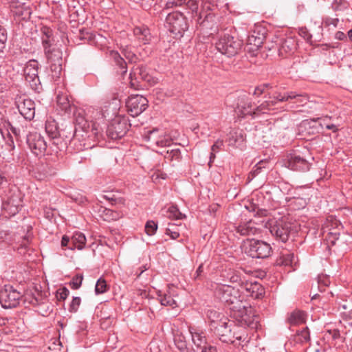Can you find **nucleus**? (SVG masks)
<instances>
[{
	"label": "nucleus",
	"mask_w": 352,
	"mask_h": 352,
	"mask_svg": "<svg viewBox=\"0 0 352 352\" xmlns=\"http://www.w3.org/2000/svg\"><path fill=\"white\" fill-rule=\"evenodd\" d=\"M215 296L227 306L230 316L242 327L252 329L257 327L258 317L252 312V308L244 300L240 290L229 285H218Z\"/></svg>",
	"instance_id": "1"
},
{
	"label": "nucleus",
	"mask_w": 352,
	"mask_h": 352,
	"mask_svg": "<svg viewBox=\"0 0 352 352\" xmlns=\"http://www.w3.org/2000/svg\"><path fill=\"white\" fill-rule=\"evenodd\" d=\"M43 32L45 36L42 37V45L44 53L50 63L51 71L54 73V76L58 77L62 71V52L58 48L52 47L51 30L47 29Z\"/></svg>",
	"instance_id": "2"
},
{
	"label": "nucleus",
	"mask_w": 352,
	"mask_h": 352,
	"mask_svg": "<svg viewBox=\"0 0 352 352\" xmlns=\"http://www.w3.org/2000/svg\"><path fill=\"white\" fill-rule=\"evenodd\" d=\"M243 42L231 34L223 32L215 43L217 50L222 54L232 57L238 54L242 49Z\"/></svg>",
	"instance_id": "3"
},
{
	"label": "nucleus",
	"mask_w": 352,
	"mask_h": 352,
	"mask_svg": "<svg viewBox=\"0 0 352 352\" xmlns=\"http://www.w3.org/2000/svg\"><path fill=\"white\" fill-rule=\"evenodd\" d=\"M166 26L175 37H182L188 29V23L183 13L175 11L168 13L166 17Z\"/></svg>",
	"instance_id": "4"
},
{
	"label": "nucleus",
	"mask_w": 352,
	"mask_h": 352,
	"mask_svg": "<svg viewBox=\"0 0 352 352\" xmlns=\"http://www.w3.org/2000/svg\"><path fill=\"white\" fill-rule=\"evenodd\" d=\"M232 323L220 322L217 327H215V333L219 336V340L225 343H232L237 344L236 340L247 342L248 337L245 333H239V332L233 331L231 328Z\"/></svg>",
	"instance_id": "5"
},
{
	"label": "nucleus",
	"mask_w": 352,
	"mask_h": 352,
	"mask_svg": "<svg viewBox=\"0 0 352 352\" xmlns=\"http://www.w3.org/2000/svg\"><path fill=\"white\" fill-rule=\"evenodd\" d=\"M22 294L12 285H6L0 290V304L4 309L16 307L22 298Z\"/></svg>",
	"instance_id": "6"
},
{
	"label": "nucleus",
	"mask_w": 352,
	"mask_h": 352,
	"mask_svg": "<svg viewBox=\"0 0 352 352\" xmlns=\"http://www.w3.org/2000/svg\"><path fill=\"white\" fill-rule=\"evenodd\" d=\"M38 61L32 59L27 62L23 69L25 81L34 91L37 92H39L41 89V84L38 76Z\"/></svg>",
	"instance_id": "7"
},
{
	"label": "nucleus",
	"mask_w": 352,
	"mask_h": 352,
	"mask_svg": "<svg viewBox=\"0 0 352 352\" xmlns=\"http://www.w3.org/2000/svg\"><path fill=\"white\" fill-rule=\"evenodd\" d=\"M245 252L252 258H265L270 256L272 248L265 241L252 239L250 241Z\"/></svg>",
	"instance_id": "8"
},
{
	"label": "nucleus",
	"mask_w": 352,
	"mask_h": 352,
	"mask_svg": "<svg viewBox=\"0 0 352 352\" xmlns=\"http://www.w3.org/2000/svg\"><path fill=\"white\" fill-rule=\"evenodd\" d=\"M129 126L130 124L125 118H116L108 125L107 135L112 140L120 139L126 133Z\"/></svg>",
	"instance_id": "9"
},
{
	"label": "nucleus",
	"mask_w": 352,
	"mask_h": 352,
	"mask_svg": "<svg viewBox=\"0 0 352 352\" xmlns=\"http://www.w3.org/2000/svg\"><path fill=\"white\" fill-rule=\"evenodd\" d=\"M266 30L258 26L251 31L247 38L246 51L254 54L261 47L265 39Z\"/></svg>",
	"instance_id": "10"
},
{
	"label": "nucleus",
	"mask_w": 352,
	"mask_h": 352,
	"mask_svg": "<svg viewBox=\"0 0 352 352\" xmlns=\"http://www.w3.org/2000/svg\"><path fill=\"white\" fill-rule=\"evenodd\" d=\"M197 23L200 31L206 36H210L218 33V25L214 15L211 13L202 12L198 19Z\"/></svg>",
	"instance_id": "11"
},
{
	"label": "nucleus",
	"mask_w": 352,
	"mask_h": 352,
	"mask_svg": "<svg viewBox=\"0 0 352 352\" xmlns=\"http://www.w3.org/2000/svg\"><path fill=\"white\" fill-rule=\"evenodd\" d=\"M148 102V100L141 95H131L126 102V107L129 113L136 117L146 109Z\"/></svg>",
	"instance_id": "12"
},
{
	"label": "nucleus",
	"mask_w": 352,
	"mask_h": 352,
	"mask_svg": "<svg viewBox=\"0 0 352 352\" xmlns=\"http://www.w3.org/2000/svg\"><path fill=\"white\" fill-rule=\"evenodd\" d=\"M130 85L135 89H139L140 80L151 83L153 78L148 74L145 66L141 65L134 67L130 73Z\"/></svg>",
	"instance_id": "13"
},
{
	"label": "nucleus",
	"mask_w": 352,
	"mask_h": 352,
	"mask_svg": "<svg viewBox=\"0 0 352 352\" xmlns=\"http://www.w3.org/2000/svg\"><path fill=\"white\" fill-rule=\"evenodd\" d=\"M292 226L288 222L283 221H275L270 224V231L277 240L285 243L291 233Z\"/></svg>",
	"instance_id": "14"
},
{
	"label": "nucleus",
	"mask_w": 352,
	"mask_h": 352,
	"mask_svg": "<svg viewBox=\"0 0 352 352\" xmlns=\"http://www.w3.org/2000/svg\"><path fill=\"white\" fill-rule=\"evenodd\" d=\"M27 144L31 151L36 155L44 154L47 148V143L43 137L37 133L27 135Z\"/></svg>",
	"instance_id": "15"
},
{
	"label": "nucleus",
	"mask_w": 352,
	"mask_h": 352,
	"mask_svg": "<svg viewBox=\"0 0 352 352\" xmlns=\"http://www.w3.org/2000/svg\"><path fill=\"white\" fill-rule=\"evenodd\" d=\"M253 102L246 94L238 96L236 103V111L242 118L251 116L254 118Z\"/></svg>",
	"instance_id": "16"
},
{
	"label": "nucleus",
	"mask_w": 352,
	"mask_h": 352,
	"mask_svg": "<svg viewBox=\"0 0 352 352\" xmlns=\"http://www.w3.org/2000/svg\"><path fill=\"white\" fill-rule=\"evenodd\" d=\"M158 131L157 128L148 131L145 135V139L158 146H169L172 144L173 140L168 135L161 134L157 135Z\"/></svg>",
	"instance_id": "17"
},
{
	"label": "nucleus",
	"mask_w": 352,
	"mask_h": 352,
	"mask_svg": "<svg viewBox=\"0 0 352 352\" xmlns=\"http://www.w3.org/2000/svg\"><path fill=\"white\" fill-rule=\"evenodd\" d=\"M236 233L241 236H252L261 233V228L256 227V223L252 220L240 223L235 227Z\"/></svg>",
	"instance_id": "18"
},
{
	"label": "nucleus",
	"mask_w": 352,
	"mask_h": 352,
	"mask_svg": "<svg viewBox=\"0 0 352 352\" xmlns=\"http://www.w3.org/2000/svg\"><path fill=\"white\" fill-rule=\"evenodd\" d=\"M18 109L25 119L31 120L35 115V104L33 100L29 98L23 99L18 104Z\"/></svg>",
	"instance_id": "19"
},
{
	"label": "nucleus",
	"mask_w": 352,
	"mask_h": 352,
	"mask_svg": "<svg viewBox=\"0 0 352 352\" xmlns=\"http://www.w3.org/2000/svg\"><path fill=\"white\" fill-rule=\"evenodd\" d=\"M287 166L294 170L305 172L309 170V162L300 155H293L287 160Z\"/></svg>",
	"instance_id": "20"
},
{
	"label": "nucleus",
	"mask_w": 352,
	"mask_h": 352,
	"mask_svg": "<svg viewBox=\"0 0 352 352\" xmlns=\"http://www.w3.org/2000/svg\"><path fill=\"white\" fill-rule=\"evenodd\" d=\"M189 332L192 337V341L197 348L202 350L203 348L208 347L209 345L207 344V339L204 331L195 327H190Z\"/></svg>",
	"instance_id": "21"
},
{
	"label": "nucleus",
	"mask_w": 352,
	"mask_h": 352,
	"mask_svg": "<svg viewBox=\"0 0 352 352\" xmlns=\"http://www.w3.org/2000/svg\"><path fill=\"white\" fill-rule=\"evenodd\" d=\"M241 287L246 292L248 296L254 299L261 298L264 294L263 287L256 281L246 282Z\"/></svg>",
	"instance_id": "22"
},
{
	"label": "nucleus",
	"mask_w": 352,
	"mask_h": 352,
	"mask_svg": "<svg viewBox=\"0 0 352 352\" xmlns=\"http://www.w3.org/2000/svg\"><path fill=\"white\" fill-rule=\"evenodd\" d=\"M56 102L60 109L65 113H74L76 107L71 103L66 94L58 93L56 97Z\"/></svg>",
	"instance_id": "23"
},
{
	"label": "nucleus",
	"mask_w": 352,
	"mask_h": 352,
	"mask_svg": "<svg viewBox=\"0 0 352 352\" xmlns=\"http://www.w3.org/2000/svg\"><path fill=\"white\" fill-rule=\"evenodd\" d=\"M175 289L173 287H168V290L164 294L161 292H158L159 300L162 305L169 306L171 307H177V302L173 298L175 296Z\"/></svg>",
	"instance_id": "24"
},
{
	"label": "nucleus",
	"mask_w": 352,
	"mask_h": 352,
	"mask_svg": "<svg viewBox=\"0 0 352 352\" xmlns=\"http://www.w3.org/2000/svg\"><path fill=\"white\" fill-rule=\"evenodd\" d=\"M133 33L139 42L144 45L149 43L151 40L152 36L150 30L145 25L135 27Z\"/></svg>",
	"instance_id": "25"
},
{
	"label": "nucleus",
	"mask_w": 352,
	"mask_h": 352,
	"mask_svg": "<svg viewBox=\"0 0 352 352\" xmlns=\"http://www.w3.org/2000/svg\"><path fill=\"white\" fill-rule=\"evenodd\" d=\"M307 314L301 310H294L291 312L287 318V322L290 325H299L305 323Z\"/></svg>",
	"instance_id": "26"
},
{
	"label": "nucleus",
	"mask_w": 352,
	"mask_h": 352,
	"mask_svg": "<svg viewBox=\"0 0 352 352\" xmlns=\"http://www.w3.org/2000/svg\"><path fill=\"white\" fill-rule=\"evenodd\" d=\"M34 177L38 180H44L52 175V170L46 164H38L33 169Z\"/></svg>",
	"instance_id": "27"
},
{
	"label": "nucleus",
	"mask_w": 352,
	"mask_h": 352,
	"mask_svg": "<svg viewBox=\"0 0 352 352\" xmlns=\"http://www.w3.org/2000/svg\"><path fill=\"white\" fill-rule=\"evenodd\" d=\"M71 244L72 245L69 246V250H82L86 244L85 235L80 232H74L71 237Z\"/></svg>",
	"instance_id": "28"
},
{
	"label": "nucleus",
	"mask_w": 352,
	"mask_h": 352,
	"mask_svg": "<svg viewBox=\"0 0 352 352\" xmlns=\"http://www.w3.org/2000/svg\"><path fill=\"white\" fill-rule=\"evenodd\" d=\"M100 212L101 217L107 221L118 220L123 215L120 211L113 210L107 208H102L100 210Z\"/></svg>",
	"instance_id": "29"
},
{
	"label": "nucleus",
	"mask_w": 352,
	"mask_h": 352,
	"mask_svg": "<svg viewBox=\"0 0 352 352\" xmlns=\"http://www.w3.org/2000/svg\"><path fill=\"white\" fill-rule=\"evenodd\" d=\"M276 104V101L265 100L261 104L256 106L254 109V117L258 116L261 113H265L268 111L273 109V107Z\"/></svg>",
	"instance_id": "30"
},
{
	"label": "nucleus",
	"mask_w": 352,
	"mask_h": 352,
	"mask_svg": "<svg viewBox=\"0 0 352 352\" xmlns=\"http://www.w3.org/2000/svg\"><path fill=\"white\" fill-rule=\"evenodd\" d=\"M52 146L54 147L53 151L56 153L63 151L67 148V142L65 140L59 133L56 138H50Z\"/></svg>",
	"instance_id": "31"
},
{
	"label": "nucleus",
	"mask_w": 352,
	"mask_h": 352,
	"mask_svg": "<svg viewBox=\"0 0 352 352\" xmlns=\"http://www.w3.org/2000/svg\"><path fill=\"white\" fill-rule=\"evenodd\" d=\"M268 164V161L266 160H260L257 164H256L255 166L253 167L252 171L249 173V180L253 179L260 173L269 169V167H267V165Z\"/></svg>",
	"instance_id": "32"
},
{
	"label": "nucleus",
	"mask_w": 352,
	"mask_h": 352,
	"mask_svg": "<svg viewBox=\"0 0 352 352\" xmlns=\"http://www.w3.org/2000/svg\"><path fill=\"white\" fill-rule=\"evenodd\" d=\"M296 48V43L292 38H287L281 41L279 47V53L283 54L285 53L292 52Z\"/></svg>",
	"instance_id": "33"
},
{
	"label": "nucleus",
	"mask_w": 352,
	"mask_h": 352,
	"mask_svg": "<svg viewBox=\"0 0 352 352\" xmlns=\"http://www.w3.org/2000/svg\"><path fill=\"white\" fill-rule=\"evenodd\" d=\"M110 56L113 58L116 65L120 69L121 74H126L127 72V66L125 60L116 51H111Z\"/></svg>",
	"instance_id": "34"
},
{
	"label": "nucleus",
	"mask_w": 352,
	"mask_h": 352,
	"mask_svg": "<svg viewBox=\"0 0 352 352\" xmlns=\"http://www.w3.org/2000/svg\"><path fill=\"white\" fill-rule=\"evenodd\" d=\"M45 131L49 138H56L60 133L57 122L53 119H47L45 122Z\"/></svg>",
	"instance_id": "35"
},
{
	"label": "nucleus",
	"mask_w": 352,
	"mask_h": 352,
	"mask_svg": "<svg viewBox=\"0 0 352 352\" xmlns=\"http://www.w3.org/2000/svg\"><path fill=\"white\" fill-rule=\"evenodd\" d=\"M174 343L180 352H188L186 337L182 333H174Z\"/></svg>",
	"instance_id": "36"
},
{
	"label": "nucleus",
	"mask_w": 352,
	"mask_h": 352,
	"mask_svg": "<svg viewBox=\"0 0 352 352\" xmlns=\"http://www.w3.org/2000/svg\"><path fill=\"white\" fill-rule=\"evenodd\" d=\"M293 97L291 96V91H287L284 93L275 92L272 96H270L269 98L271 100L276 101L278 102H289L290 98Z\"/></svg>",
	"instance_id": "37"
},
{
	"label": "nucleus",
	"mask_w": 352,
	"mask_h": 352,
	"mask_svg": "<svg viewBox=\"0 0 352 352\" xmlns=\"http://www.w3.org/2000/svg\"><path fill=\"white\" fill-rule=\"evenodd\" d=\"M292 97L290 101L294 100V102L299 105H304L309 101V96L305 93L298 94L296 91H291Z\"/></svg>",
	"instance_id": "38"
},
{
	"label": "nucleus",
	"mask_w": 352,
	"mask_h": 352,
	"mask_svg": "<svg viewBox=\"0 0 352 352\" xmlns=\"http://www.w3.org/2000/svg\"><path fill=\"white\" fill-rule=\"evenodd\" d=\"M8 135V140L7 141V144L10 146H12L14 148V141L11 136V133L14 135L16 140H18L20 137V132L21 130L16 126H12V124L10 123V126H9L8 131H6Z\"/></svg>",
	"instance_id": "39"
},
{
	"label": "nucleus",
	"mask_w": 352,
	"mask_h": 352,
	"mask_svg": "<svg viewBox=\"0 0 352 352\" xmlns=\"http://www.w3.org/2000/svg\"><path fill=\"white\" fill-rule=\"evenodd\" d=\"M310 340L309 331L308 327L303 328L295 336V340L300 343H307Z\"/></svg>",
	"instance_id": "40"
},
{
	"label": "nucleus",
	"mask_w": 352,
	"mask_h": 352,
	"mask_svg": "<svg viewBox=\"0 0 352 352\" xmlns=\"http://www.w3.org/2000/svg\"><path fill=\"white\" fill-rule=\"evenodd\" d=\"M349 3L346 0H333L332 8L334 11H343L349 9Z\"/></svg>",
	"instance_id": "41"
},
{
	"label": "nucleus",
	"mask_w": 352,
	"mask_h": 352,
	"mask_svg": "<svg viewBox=\"0 0 352 352\" xmlns=\"http://www.w3.org/2000/svg\"><path fill=\"white\" fill-rule=\"evenodd\" d=\"M330 284V278L327 275L320 274L318 276V287L322 292L325 290V287Z\"/></svg>",
	"instance_id": "42"
},
{
	"label": "nucleus",
	"mask_w": 352,
	"mask_h": 352,
	"mask_svg": "<svg viewBox=\"0 0 352 352\" xmlns=\"http://www.w3.org/2000/svg\"><path fill=\"white\" fill-rule=\"evenodd\" d=\"M107 285L106 280L102 278H99L96 284L95 292L96 294H103L107 292Z\"/></svg>",
	"instance_id": "43"
},
{
	"label": "nucleus",
	"mask_w": 352,
	"mask_h": 352,
	"mask_svg": "<svg viewBox=\"0 0 352 352\" xmlns=\"http://www.w3.org/2000/svg\"><path fill=\"white\" fill-rule=\"evenodd\" d=\"M164 157L170 161L179 160L181 159V151L179 148L167 151Z\"/></svg>",
	"instance_id": "44"
},
{
	"label": "nucleus",
	"mask_w": 352,
	"mask_h": 352,
	"mask_svg": "<svg viewBox=\"0 0 352 352\" xmlns=\"http://www.w3.org/2000/svg\"><path fill=\"white\" fill-rule=\"evenodd\" d=\"M10 122L6 119L4 114L0 112V133L4 137V131H8Z\"/></svg>",
	"instance_id": "45"
},
{
	"label": "nucleus",
	"mask_w": 352,
	"mask_h": 352,
	"mask_svg": "<svg viewBox=\"0 0 352 352\" xmlns=\"http://www.w3.org/2000/svg\"><path fill=\"white\" fill-rule=\"evenodd\" d=\"M166 216L168 218L178 219L182 218V213L179 212L177 206H171L166 211Z\"/></svg>",
	"instance_id": "46"
},
{
	"label": "nucleus",
	"mask_w": 352,
	"mask_h": 352,
	"mask_svg": "<svg viewBox=\"0 0 352 352\" xmlns=\"http://www.w3.org/2000/svg\"><path fill=\"white\" fill-rule=\"evenodd\" d=\"M78 38L81 41H91L94 39V35L93 33L86 29H81L79 30Z\"/></svg>",
	"instance_id": "47"
},
{
	"label": "nucleus",
	"mask_w": 352,
	"mask_h": 352,
	"mask_svg": "<svg viewBox=\"0 0 352 352\" xmlns=\"http://www.w3.org/2000/svg\"><path fill=\"white\" fill-rule=\"evenodd\" d=\"M157 229V224L153 221H148L145 225V232L149 235H153Z\"/></svg>",
	"instance_id": "48"
},
{
	"label": "nucleus",
	"mask_w": 352,
	"mask_h": 352,
	"mask_svg": "<svg viewBox=\"0 0 352 352\" xmlns=\"http://www.w3.org/2000/svg\"><path fill=\"white\" fill-rule=\"evenodd\" d=\"M8 40V35L6 30L0 25V51L3 52L6 47V43Z\"/></svg>",
	"instance_id": "49"
},
{
	"label": "nucleus",
	"mask_w": 352,
	"mask_h": 352,
	"mask_svg": "<svg viewBox=\"0 0 352 352\" xmlns=\"http://www.w3.org/2000/svg\"><path fill=\"white\" fill-rule=\"evenodd\" d=\"M272 86L269 83L262 84L255 87L253 92V95L256 96H260L263 94H265L267 89H271Z\"/></svg>",
	"instance_id": "50"
},
{
	"label": "nucleus",
	"mask_w": 352,
	"mask_h": 352,
	"mask_svg": "<svg viewBox=\"0 0 352 352\" xmlns=\"http://www.w3.org/2000/svg\"><path fill=\"white\" fill-rule=\"evenodd\" d=\"M37 296H31L30 297L31 299L30 300V303L32 304L34 306H36V305H45L46 304L45 303L46 298H43L41 294H39L38 293L37 294Z\"/></svg>",
	"instance_id": "51"
},
{
	"label": "nucleus",
	"mask_w": 352,
	"mask_h": 352,
	"mask_svg": "<svg viewBox=\"0 0 352 352\" xmlns=\"http://www.w3.org/2000/svg\"><path fill=\"white\" fill-rule=\"evenodd\" d=\"M62 344L60 341L55 340L50 344L47 352H63L62 351Z\"/></svg>",
	"instance_id": "52"
},
{
	"label": "nucleus",
	"mask_w": 352,
	"mask_h": 352,
	"mask_svg": "<svg viewBox=\"0 0 352 352\" xmlns=\"http://www.w3.org/2000/svg\"><path fill=\"white\" fill-rule=\"evenodd\" d=\"M82 279V275H76L73 277L72 280L69 283V285L73 289H77L81 286Z\"/></svg>",
	"instance_id": "53"
},
{
	"label": "nucleus",
	"mask_w": 352,
	"mask_h": 352,
	"mask_svg": "<svg viewBox=\"0 0 352 352\" xmlns=\"http://www.w3.org/2000/svg\"><path fill=\"white\" fill-rule=\"evenodd\" d=\"M80 298L79 297H74L69 307V311L70 312L75 313L77 311L80 305Z\"/></svg>",
	"instance_id": "54"
},
{
	"label": "nucleus",
	"mask_w": 352,
	"mask_h": 352,
	"mask_svg": "<svg viewBox=\"0 0 352 352\" xmlns=\"http://www.w3.org/2000/svg\"><path fill=\"white\" fill-rule=\"evenodd\" d=\"M69 291L65 287H63L59 289L57 291V297L60 300H65V299H66L67 297L69 296Z\"/></svg>",
	"instance_id": "55"
},
{
	"label": "nucleus",
	"mask_w": 352,
	"mask_h": 352,
	"mask_svg": "<svg viewBox=\"0 0 352 352\" xmlns=\"http://www.w3.org/2000/svg\"><path fill=\"white\" fill-rule=\"evenodd\" d=\"M3 207L5 210H10V212L12 214H15L18 212V206H11V201L9 200L6 203L3 204Z\"/></svg>",
	"instance_id": "56"
},
{
	"label": "nucleus",
	"mask_w": 352,
	"mask_h": 352,
	"mask_svg": "<svg viewBox=\"0 0 352 352\" xmlns=\"http://www.w3.org/2000/svg\"><path fill=\"white\" fill-rule=\"evenodd\" d=\"M124 56L129 63L135 62L137 60L136 55L133 52L126 50H124Z\"/></svg>",
	"instance_id": "57"
},
{
	"label": "nucleus",
	"mask_w": 352,
	"mask_h": 352,
	"mask_svg": "<svg viewBox=\"0 0 352 352\" xmlns=\"http://www.w3.org/2000/svg\"><path fill=\"white\" fill-rule=\"evenodd\" d=\"M283 264L285 265H292L294 258V255L292 253H288L283 256Z\"/></svg>",
	"instance_id": "58"
},
{
	"label": "nucleus",
	"mask_w": 352,
	"mask_h": 352,
	"mask_svg": "<svg viewBox=\"0 0 352 352\" xmlns=\"http://www.w3.org/2000/svg\"><path fill=\"white\" fill-rule=\"evenodd\" d=\"M184 0H169L166 3L165 8L168 9L175 6H179L183 4Z\"/></svg>",
	"instance_id": "59"
},
{
	"label": "nucleus",
	"mask_w": 352,
	"mask_h": 352,
	"mask_svg": "<svg viewBox=\"0 0 352 352\" xmlns=\"http://www.w3.org/2000/svg\"><path fill=\"white\" fill-rule=\"evenodd\" d=\"M339 22V19L338 18H330L327 17L324 19V23L326 26H329L331 25H333L334 27H337Z\"/></svg>",
	"instance_id": "60"
},
{
	"label": "nucleus",
	"mask_w": 352,
	"mask_h": 352,
	"mask_svg": "<svg viewBox=\"0 0 352 352\" xmlns=\"http://www.w3.org/2000/svg\"><path fill=\"white\" fill-rule=\"evenodd\" d=\"M223 146V141L222 140H217L211 147L213 152H219Z\"/></svg>",
	"instance_id": "61"
},
{
	"label": "nucleus",
	"mask_w": 352,
	"mask_h": 352,
	"mask_svg": "<svg viewBox=\"0 0 352 352\" xmlns=\"http://www.w3.org/2000/svg\"><path fill=\"white\" fill-rule=\"evenodd\" d=\"M340 233L339 232H330L329 233V241H330L332 245H334L336 243V241L339 239Z\"/></svg>",
	"instance_id": "62"
},
{
	"label": "nucleus",
	"mask_w": 352,
	"mask_h": 352,
	"mask_svg": "<svg viewBox=\"0 0 352 352\" xmlns=\"http://www.w3.org/2000/svg\"><path fill=\"white\" fill-rule=\"evenodd\" d=\"M69 245H72L71 238H69L67 235H64L61 239V246L62 247H67L69 248Z\"/></svg>",
	"instance_id": "63"
},
{
	"label": "nucleus",
	"mask_w": 352,
	"mask_h": 352,
	"mask_svg": "<svg viewBox=\"0 0 352 352\" xmlns=\"http://www.w3.org/2000/svg\"><path fill=\"white\" fill-rule=\"evenodd\" d=\"M230 281L232 283H239L241 282V277L239 275L233 273L230 277Z\"/></svg>",
	"instance_id": "64"
}]
</instances>
